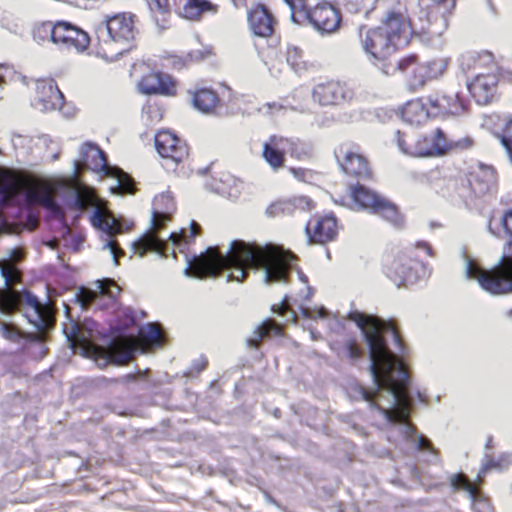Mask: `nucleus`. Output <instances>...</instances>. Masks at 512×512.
<instances>
[{"instance_id": "43", "label": "nucleus", "mask_w": 512, "mask_h": 512, "mask_svg": "<svg viewBox=\"0 0 512 512\" xmlns=\"http://www.w3.org/2000/svg\"><path fill=\"white\" fill-rule=\"evenodd\" d=\"M449 484L454 491H466L469 493L471 498L477 497L479 490L475 484H473L468 477L460 472L451 474L448 478Z\"/></svg>"}, {"instance_id": "58", "label": "nucleus", "mask_w": 512, "mask_h": 512, "mask_svg": "<svg viewBox=\"0 0 512 512\" xmlns=\"http://www.w3.org/2000/svg\"><path fill=\"white\" fill-rule=\"evenodd\" d=\"M473 145H474V140L471 137L466 136L461 139H458L455 142L452 141V150L453 149L467 150V149L472 148Z\"/></svg>"}, {"instance_id": "45", "label": "nucleus", "mask_w": 512, "mask_h": 512, "mask_svg": "<svg viewBox=\"0 0 512 512\" xmlns=\"http://www.w3.org/2000/svg\"><path fill=\"white\" fill-rule=\"evenodd\" d=\"M162 337V329L156 323L148 324L144 329H141L139 332L140 341L147 345L159 343L162 340Z\"/></svg>"}, {"instance_id": "2", "label": "nucleus", "mask_w": 512, "mask_h": 512, "mask_svg": "<svg viewBox=\"0 0 512 512\" xmlns=\"http://www.w3.org/2000/svg\"><path fill=\"white\" fill-rule=\"evenodd\" d=\"M353 320L362 330L368 345L370 356V371L375 384L388 387L400 400L402 407L407 406L403 387L406 382L405 364L388 347L385 333H391L398 352L406 353L407 347L394 320H383L376 316L360 312L350 313Z\"/></svg>"}, {"instance_id": "59", "label": "nucleus", "mask_w": 512, "mask_h": 512, "mask_svg": "<svg viewBox=\"0 0 512 512\" xmlns=\"http://www.w3.org/2000/svg\"><path fill=\"white\" fill-rule=\"evenodd\" d=\"M501 143L512 142V117H510L499 136Z\"/></svg>"}, {"instance_id": "50", "label": "nucleus", "mask_w": 512, "mask_h": 512, "mask_svg": "<svg viewBox=\"0 0 512 512\" xmlns=\"http://www.w3.org/2000/svg\"><path fill=\"white\" fill-rule=\"evenodd\" d=\"M272 312L277 313L280 316H286L289 314L288 321L292 323H296L298 320V316L295 311L290 308L287 297H285L280 304H274L271 308Z\"/></svg>"}, {"instance_id": "55", "label": "nucleus", "mask_w": 512, "mask_h": 512, "mask_svg": "<svg viewBox=\"0 0 512 512\" xmlns=\"http://www.w3.org/2000/svg\"><path fill=\"white\" fill-rule=\"evenodd\" d=\"M105 248H109L110 252L113 255L114 262L116 265L119 264V259L125 255V252L122 248L119 247V244L116 240H110L106 243Z\"/></svg>"}, {"instance_id": "38", "label": "nucleus", "mask_w": 512, "mask_h": 512, "mask_svg": "<svg viewBox=\"0 0 512 512\" xmlns=\"http://www.w3.org/2000/svg\"><path fill=\"white\" fill-rule=\"evenodd\" d=\"M337 355L340 358L348 360L351 365H355L363 359L365 351L357 337L349 335L339 344Z\"/></svg>"}, {"instance_id": "30", "label": "nucleus", "mask_w": 512, "mask_h": 512, "mask_svg": "<svg viewBox=\"0 0 512 512\" xmlns=\"http://www.w3.org/2000/svg\"><path fill=\"white\" fill-rule=\"evenodd\" d=\"M28 205H41L55 215L61 214V208L54 199L53 189L44 183L30 188L26 193Z\"/></svg>"}, {"instance_id": "53", "label": "nucleus", "mask_w": 512, "mask_h": 512, "mask_svg": "<svg viewBox=\"0 0 512 512\" xmlns=\"http://www.w3.org/2000/svg\"><path fill=\"white\" fill-rule=\"evenodd\" d=\"M471 499L473 501L472 509L474 512H495L490 501L480 497L479 494L477 497Z\"/></svg>"}, {"instance_id": "31", "label": "nucleus", "mask_w": 512, "mask_h": 512, "mask_svg": "<svg viewBox=\"0 0 512 512\" xmlns=\"http://www.w3.org/2000/svg\"><path fill=\"white\" fill-rule=\"evenodd\" d=\"M285 154L281 135H271L263 145L262 157L275 171L285 166Z\"/></svg>"}, {"instance_id": "29", "label": "nucleus", "mask_w": 512, "mask_h": 512, "mask_svg": "<svg viewBox=\"0 0 512 512\" xmlns=\"http://www.w3.org/2000/svg\"><path fill=\"white\" fill-rule=\"evenodd\" d=\"M313 208L311 200L306 196H297L288 199H280L271 203L266 213L270 217L292 216L297 210H311Z\"/></svg>"}, {"instance_id": "35", "label": "nucleus", "mask_w": 512, "mask_h": 512, "mask_svg": "<svg viewBox=\"0 0 512 512\" xmlns=\"http://www.w3.org/2000/svg\"><path fill=\"white\" fill-rule=\"evenodd\" d=\"M372 214L378 215L395 228H402L405 224L404 215L401 213L399 207L384 196L376 205Z\"/></svg>"}, {"instance_id": "39", "label": "nucleus", "mask_w": 512, "mask_h": 512, "mask_svg": "<svg viewBox=\"0 0 512 512\" xmlns=\"http://www.w3.org/2000/svg\"><path fill=\"white\" fill-rule=\"evenodd\" d=\"M91 222L93 226L104 231L109 236L122 233L121 223L104 209L97 208L91 217Z\"/></svg>"}, {"instance_id": "33", "label": "nucleus", "mask_w": 512, "mask_h": 512, "mask_svg": "<svg viewBox=\"0 0 512 512\" xmlns=\"http://www.w3.org/2000/svg\"><path fill=\"white\" fill-rule=\"evenodd\" d=\"M23 178L15 171L0 167V197L3 202L13 199L24 188Z\"/></svg>"}, {"instance_id": "1", "label": "nucleus", "mask_w": 512, "mask_h": 512, "mask_svg": "<svg viewBox=\"0 0 512 512\" xmlns=\"http://www.w3.org/2000/svg\"><path fill=\"white\" fill-rule=\"evenodd\" d=\"M292 255L273 246L261 247L243 240H233L226 254L218 247H208L205 252L189 260L186 274L200 279L216 278L224 270L227 282H243L251 269H263L267 281H287Z\"/></svg>"}, {"instance_id": "21", "label": "nucleus", "mask_w": 512, "mask_h": 512, "mask_svg": "<svg viewBox=\"0 0 512 512\" xmlns=\"http://www.w3.org/2000/svg\"><path fill=\"white\" fill-rule=\"evenodd\" d=\"M500 74L478 72L468 83V90L478 104L487 105L496 97Z\"/></svg>"}, {"instance_id": "34", "label": "nucleus", "mask_w": 512, "mask_h": 512, "mask_svg": "<svg viewBox=\"0 0 512 512\" xmlns=\"http://www.w3.org/2000/svg\"><path fill=\"white\" fill-rule=\"evenodd\" d=\"M132 250L139 257H143L147 253H157L165 256L166 243L157 235H154V232H146L132 244Z\"/></svg>"}, {"instance_id": "15", "label": "nucleus", "mask_w": 512, "mask_h": 512, "mask_svg": "<svg viewBox=\"0 0 512 512\" xmlns=\"http://www.w3.org/2000/svg\"><path fill=\"white\" fill-rule=\"evenodd\" d=\"M305 11L310 24L320 33L330 34L340 28L341 12L330 2L323 1L314 7H306Z\"/></svg>"}, {"instance_id": "60", "label": "nucleus", "mask_w": 512, "mask_h": 512, "mask_svg": "<svg viewBox=\"0 0 512 512\" xmlns=\"http://www.w3.org/2000/svg\"><path fill=\"white\" fill-rule=\"evenodd\" d=\"M289 172L299 181H306L308 176L311 175V171L301 167H290Z\"/></svg>"}, {"instance_id": "14", "label": "nucleus", "mask_w": 512, "mask_h": 512, "mask_svg": "<svg viewBox=\"0 0 512 512\" xmlns=\"http://www.w3.org/2000/svg\"><path fill=\"white\" fill-rule=\"evenodd\" d=\"M339 221L333 212L315 213L305 225V233L310 244L323 245L336 240Z\"/></svg>"}, {"instance_id": "63", "label": "nucleus", "mask_w": 512, "mask_h": 512, "mask_svg": "<svg viewBox=\"0 0 512 512\" xmlns=\"http://www.w3.org/2000/svg\"><path fill=\"white\" fill-rule=\"evenodd\" d=\"M10 257L12 260L19 262L24 258V252L20 248H14L10 252Z\"/></svg>"}, {"instance_id": "11", "label": "nucleus", "mask_w": 512, "mask_h": 512, "mask_svg": "<svg viewBox=\"0 0 512 512\" xmlns=\"http://www.w3.org/2000/svg\"><path fill=\"white\" fill-rule=\"evenodd\" d=\"M396 144L406 155L417 158H430L443 156L452 150V141L447 134L439 127L429 133L416 135L411 142L401 131L395 134Z\"/></svg>"}, {"instance_id": "41", "label": "nucleus", "mask_w": 512, "mask_h": 512, "mask_svg": "<svg viewBox=\"0 0 512 512\" xmlns=\"http://www.w3.org/2000/svg\"><path fill=\"white\" fill-rule=\"evenodd\" d=\"M283 146L286 154L298 161L307 160L312 156L311 147L299 138L283 136Z\"/></svg>"}, {"instance_id": "57", "label": "nucleus", "mask_w": 512, "mask_h": 512, "mask_svg": "<svg viewBox=\"0 0 512 512\" xmlns=\"http://www.w3.org/2000/svg\"><path fill=\"white\" fill-rule=\"evenodd\" d=\"M500 221L506 235L512 239V209L506 210Z\"/></svg>"}, {"instance_id": "64", "label": "nucleus", "mask_w": 512, "mask_h": 512, "mask_svg": "<svg viewBox=\"0 0 512 512\" xmlns=\"http://www.w3.org/2000/svg\"><path fill=\"white\" fill-rule=\"evenodd\" d=\"M487 473H482V467L479 469V472L474 480V482H472L473 484L476 485V487L479 489V487L481 485H483L484 483V477Z\"/></svg>"}, {"instance_id": "18", "label": "nucleus", "mask_w": 512, "mask_h": 512, "mask_svg": "<svg viewBox=\"0 0 512 512\" xmlns=\"http://www.w3.org/2000/svg\"><path fill=\"white\" fill-rule=\"evenodd\" d=\"M312 96L322 106H336L351 100L353 91L345 82L328 79L315 85Z\"/></svg>"}, {"instance_id": "13", "label": "nucleus", "mask_w": 512, "mask_h": 512, "mask_svg": "<svg viewBox=\"0 0 512 512\" xmlns=\"http://www.w3.org/2000/svg\"><path fill=\"white\" fill-rule=\"evenodd\" d=\"M155 148L163 160V165L174 169L189 159L187 143L174 132L163 129L154 137Z\"/></svg>"}, {"instance_id": "6", "label": "nucleus", "mask_w": 512, "mask_h": 512, "mask_svg": "<svg viewBox=\"0 0 512 512\" xmlns=\"http://www.w3.org/2000/svg\"><path fill=\"white\" fill-rule=\"evenodd\" d=\"M405 374L407 377L403 387V394L407 402L405 407H402L400 400L388 387H379L376 384L375 389L370 390L361 386L359 393L362 399L369 403L370 409L380 412L389 422L406 424L407 433L412 436L416 428L409 422L412 401L408 392L410 376L406 366Z\"/></svg>"}, {"instance_id": "5", "label": "nucleus", "mask_w": 512, "mask_h": 512, "mask_svg": "<svg viewBox=\"0 0 512 512\" xmlns=\"http://www.w3.org/2000/svg\"><path fill=\"white\" fill-rule=\"evenodd\" d=\"M417 249H422L429 257L433 256L432 248L427 242H418L415 246L404 249L390 248L382 255V272L398 288L414 283L419 278V271L424 268Z\"/></svg>"}, {"instance_id": "12", "label": "nucleus", "mask_w": 512, "mask_h": 512, "mask_svg": "<svg viewBox=\"0 0 512 512\" xmlns=\"http://www.w3.org/2000/svg\"><path fill=\"white\" fill-rule=\"evenodd\" d=\"M137 341L133 337H116L107 347L88 343L85 347L87 354L93 358L100 367L109 363L125 365L132 360Z\"/></svg>"}, {"instance_id": "16", "label": "nucleus", "mask_w": 512, "mask_h": 512, "mask_svg": "<svg viewBox=\"0 0 512 512\" xmlns=\"http://www.w3.org/2000/svg\"><path fill=\"white\" fill-rule=\"evenodd\" d=\"M137 90L143 95L174 97L177 95L178 82L167 73L150 71L140 77Z\"/></svg>"}, {"instance_id": "47", "label": "nucleus", "mask_w": 512, "mask_h": 512, "mask_svg": "<svg viewBox=\"0 0 512 512\" xmlns=\"http://www.w3.org/2000/svg\"><path fill=\"white\" fill-rule=\"evenodd\" d=\"M190 236L187 235L185 230H181L180 233L172 232L169 239L175 245L189 244L194 238L201 233V227L196 221L190 223Z\"/></svg>"}, {"instance_id": "19", "label": "nucleus", "mask_w": 512, "mask_h": 512, "mask_svg": "<svg viewBox=\"0 0 512 512\" xmlns=\"http://www.w3.org/2000/svg\"><path fill=\"white\" fill-rule=\"evenodd\" d=\"M247 22L251 33L260 38L272 37L278 26L276 17L262 3L255 4L248 10Z\"/></svg>"}, {"instance_id": "48", "label": "nucleus", "mask_w": 512, "mask_h": 512, "mask_svg": "<svg viewBox=\"0 0 512 512\" xmlns=\"http://www.w3.org/2000/svg\"><path fill=\"white\" fill-rule=\"evenodd\" d=\"M170 220V214L159 211H153L151 230H149L148 232H154V235H157L162 229L165 228L166 223Z\"/></svg>"}, {"instance_id": "40", "label": "nucleus", "mask_w": 512, "mask_h": 512, "mask_svg": "<svg viewBox=\"0 0 512 512\" xmlns=\"http://www.w3.org/2000/svg\"><path fill=\"white\" fill-rule=\"evenodd\" d=\"M286 61L297 74H304L314 68L313 61L298 46L292 45L287 47Z\"/></svg>"}, {"instance_id": "24", "label": "nucleus", "mask_w": 512, "mask_h": 512, "mask_svg": "<svg viewBox=\"0 0 512 512\" xmlns=\"http://www.w3.org/2000/svg\"><path fill=\"white\" fill-rule=\"evenodd\" d=\"M396 69L400 72L410 74L408 86L413 92L422 89L427 82L430 81L423 63L419 61L416 54H410L400 58L397 62Z\"/></svg>"}, {"instance_id": "22", "label": "nucleus", "mask_w": 512, "mask_h": 512, "mask_svg": "<svg viewBox=\"0 0 512 512\" xmlns=\"http://www.w3.org/2000/svg\"><path fill=\"white\" fill-rule=\"evenodd\" d=\"M187 94L193 108L203 114H213L223 105L218 91L203 83H196Z\"/></svg>"}, {"instance_id": "9", "label": "nucleus", "mask_w": 512, "mask_h": 512, "mask_svg": "<svg viewBox=\"0 0 512 512\" xmlns=\"http://www.w3.org/2000/svg\"><path fill=\"white\" fill-rule=\"evenodd\" d=\"M33 36L36 40L48 41L62 50L78 54L85 52L91 43L88 32L65 20L42 22L34 28Z\"/></svg>"}, {"instance_id": "56", "label": "nucleus", "mask_w": 512, "mask_h": 512, "mask_svg": "<svg viewBox=\"0 0 512 512\" xmlns=\"http://www.w3.org/2000/svg\"><path fill=\"white\" fill-rule=\"evenodd\" d=\"M433 5L443 9L444 14L450 15L456 7V0H430Z\"/></svg>"}, {"instance_id": "8", "label": "nucleus", "mask_w": 512, "mask_h": 512, "mask_svg": "<svg viewBox=\"0 0 512 512\" xmlns=\"http://www.w3.org/2000/svg\"><path fill=\"white\" fill-rule=\"evenodd\" d=\"M466 276L475 280L482 290L493 296L512 294V251L503 254L490 268L473 259L466 262Z\"/></svg>"}, {"instance_id": "7", "label": "nucleus", "mask_w": 512, "mask_h": 512, "mask_svg": "<svg viewBox=\"0 0 512 512\" xmlns=\"http://www.w3.org/2000/svg\"><path fill=\"white\" fill-rule=\"evenodd\" d=\"M138 17L129 11L107 14L103 17L100 27L106 31L101 39L100 53L106 59L113 60L122 55L136 38Z\"/></svg>"}, {"instance_id": "51", "label": "nucleus", "mask_w": 512, "mask_h": 512, "mask_svg": "<svg viewBox=\"0 0 512 512\" xmlns=\"http://www.w3.org/2000/svg\"><path fill=\"white\" fill-rule=\"evenodd\" d=\"M148 8L153 13L169 14L171 12L170 0H145Z\"/></svg>"}, {"instance_id": "3", "label": "nucleus", "mask_w": 512, "mask_h": 512, "mask_svg": "<svg viewBox=\"0 0 512 512\" xmlns=\"http://www.w3.org/2000/svg\"><path fill=\"white\" fill-rule=\"evenodd\" d=\"M414 33L412 21L407 13L389 10L378 26L369 28L361 36V45L374 60L385 61L407 47Z\"/></svg>"}, {"instance_id": "10", "label": "nucleus", "mask_w": 512, "mask_h": 512, "mask_svg": "<svg viewBox=\"0 0 512 512\" xmlns=\"http://www.w3.org/2000/svg\"><path fill=\"white\" fill-rule=\"evenodd\" d=\"M334 156L340 171L356 182L374 180L371 161L364 148L353 140H344L334 148Z\"/></svg>"}, {"instance_id": "52", "label": "nucleus", "mask_w": 512, "mask_h": 512, "mask_svg": "<svg viewBox=\"0 0 512 512\" xmlns=\"http://www.w3.org/2000/svg\"><path fill=\"white\" fill-rule=\"evenodd\" d=\"M94 204V195L87 190H79L76 195V205L80 209H86Z\"/></svg>"}, {"instance_id": "42", "label": "nucleus", "mask_w": 512, "mask_h": 512, "mask_svg": "<svg viewBox=\"0 0 512 512\" xmlns=\"http://www.w3.org/2000/svg\"><path fill=\"white\" fill-rule=\"evenodd\" d=\"M449 63L450 59L444 56H435L423 62L429 80L431 81L441 77L446 72Z\"/></svg>"}, {"instance_id": "28", "label": "nucleus", "mask_w": 512, "mask_h": 512, "mask_svg": "<svg viewBox=\"0 0 512 512\" xmlns=\"http://www.w3.org/2000/svg\"><path fill=\"white\" fill-rule=\"evenodd\" d=\"M461 68L466 71L492 73L500 71V67L491 52H468L461 58Z\"/></svg>"}, {"instance_id": "61", "label": "nucleus", "mask_w": 512, "mask_h": 512, "mask_svg": "<svg viewBox=\"0 0 512 512\" xmlns=\"http://www.w3.org/2000/svg\"><path fill=\"white\" fill-rule=\"evenodd\" d=\"M418 449L427 450L432 453L436 452L430 440L423 435L418 437Z\"/></svg>"}, {"instance_id": "36", "label": "nucleus", "mask_w": 512, "mask_h": 512, "mask_svg": "<svg viewBox=\"0 0 512 512\" xmlns=\"http://www.w3.org/2000/svg\"><path fill=\"white\" fill-rule=\"evenodd\" d=\"M271 335L282 336L283 327L273 319H266L259 324L251 337L247 338L246 344L250 348L258 349L264 339Z\"/></svg>"}, {"instance_id": "17", "label": "nucleus", "mask_w": 512, "mask_h": 512, "mask_svg": "<svg viewBox=\"0 0 512 512\" xmlns=\"http://www.w3.org/2000/svg\"><path fill=\"white\" fill-rule=\"evenodd\" d=\"M467 185L475 198L495 194L498 189V175L494 167L480 164L466 176Z\"/></svg>"}, {"instance_id": "46", "label": "nucleus", "mask_w": 512, "mask_h": 512, "mask_svg": "<svg viewBox=\"0 0 512 512\" xmlns=\"http://www.w3.org/2000/svg\"><path fill=\"white\" fill-rule=\"evenodd\" d=\"M109 174L117 179V189L121 194H133L135 192L134 181L127 173L121 169L112 168Z\"/></svg>"}, {"instance_id": "37", "label": "nucleus", "mask_w": 512, "mask_h": 512, "mask_svg": "<svg viewBox=\"0 0 512 512\" xmlns=\"http://www.w3.org/2000/svg\"><path fill=\"white\" fill-rule=\"evenodd\" d=\"M83 160L87 166L95 172L109 174L112 168L107 163V158L102 149L92 143H86L83 147Z\"/></svg>"}, {"instance_id": "23", "label": "nucleus", "mask_w": 512, "mask_h": 512, "mask_svg": "<svg viewBox=\"0 0 512 512\" xmlns=\"http://www.w3.org/2000/svg\"><path fill=\"white\" fill-rule=\"evenodd\" d=\"M36 96L34 104L43 111H52L60 108L64 102V95L56 81L52 78L36 81Z\"/></svg>"}, {"instance_id": "27", "label": "nucleus", "mask_w": 512, "mask_h": 512, "mask_svg": "<svg viewBox=\"0 0 512 512\" xmlns=\"http://www.w3.org/2000/svg\"><path fill=\"white\" fill-rule=\"evenodd\" d=\"M348 194L352 205L356 210L368 211L369 213H372L383 197L381 194L365 186L361 182L350 184L348 187Z\"/></svg>"}, {"instance_id": "49", "label": "nucleus", "mask_w": 512, "mask_h": 512, "mask_svg": "<svg viewBox=\"0 0 512 512\" xmlns=\"http://www.w3.org/2000/svg\"><path fill=\"white\" fill-rule=\"evenodd\" d=\"M0 333L5 339L12 342H18L24 338V334L16 326L5 322L0 325Z\"/></svg>"}, {"instance_id": "54", "label": "nucleus", "mask_w": 512, "mask_h": 512, "mask_svg": "<svg viewBox=\"0 0 512 512\" xmlns=\"http://www.w3.org/2000/svg\"><path fill=\"white\" fill-rule=\"evenodd\" d=\"M2 275L7 285H13L19 281V275L16 268L12 265H5L2 268Z\"/></svg>"}, {"instance_id": "26", "label": "nucleus", "mask_w": 512, "mask_h": 512, "mask_svg": "<svg viewBox=\"0 0 512 512\" xmlns=\"http://www.w3.org/2000/svg\"><path fill=\"white\" fill-rule=\"evenodd\" d=\"M96 285H97L96 291L91 290L89 288H85V287L79 288L76 296H77L78 302L84 308L89 307L100 296H107L114 301V300H116V298L118 297V295L121 292L120 287L112 279L98 280L96 282Z\"/></svg>"}, {"instance_id": "32", "label": "nucleus", "mask_w": 512, "mask_h": 512, "mask_svg": "<svg viewBox=\"0 0 512 512\" xmlns=\"http://www.w3.org/2000/svg\"><path fill=\"white\" fill-rule=\"evenodd\" d=\"M402 119L411 125H422L433 118L430 113L428 101L423 98H417L408 101L401 109Z\"/></svg>"}, {"instance_id": "62", "label": "nucleus", "mask_w": 512, "mask_h": 512, "mask_svg": "<svg viewBox=\"0 0 512 512\" xmlns=\"http://www.w3.org/2000/svg\"><path fill=\"white\" fill-rule=\"evenodd\" d=\"M283 108V106L280 103L273 102V103H265L263 105L262 109H266L267 112L273 113L275 111H280Z\"/></svg>"}, {"instance_id": "20", "label": "nucleus", "mask_w": 512, "mask_h": 512, "mask_svg": "<svg viewBox=\"0 0 512 512\" xmlns=\"http://www.w3.org/2000/svg\"><path fill=\"white\" fill-rule=\"evenodd\" d=\"M427 100L433 118L460 115L466 110L463 98L456 92H436Z\"/></svg>"}, {"instance_id": "44", "label": "nucleus", "mask_w": 512, "mask_h": 512, "mask_svg": "<svg viewBox=\"0 0 512 512\" xmlns=\"http://www.w3.org/2000/svg\"><path fill=\"white\" fill-rule=\"evenodd\" d=\"M511 464V457L507 453L498 455L497 457L486 456L482 463V473H489L491 470H505Z\"/></svg>"}, {"instance_id": "4", "label": "nucleus", "mask_w": 512, "mask_h": 512, "mask_svg": "<svg viewBox=\"0 0 512 512\" xmlns=\"http://www.w3.org/2000/svg\"><path fill=\"white\" fill-rule=\"evenodd\" d=\"M21 308L28 321L40 332L29 337L32 340L42 341L43 333L55 324L51 308L30 291L19 293L10 288L0 289V312L13 314Z\"/></svg>"}, {"instance_id": "25", "label": "nucleus", "mask_w": 512, "mask_h": 512, "mask_svg": "<svg viewBox=\"0 0 512 512\" xmlns=\"http://www.w3.org/2000/svg\"><path fill=\"white\" fill-rule=\"evenodd\" d=\"M172 6L180 17L198 21L204 14H215L218 6L208 0H172Z\"/></svg>"}]
</instances>
